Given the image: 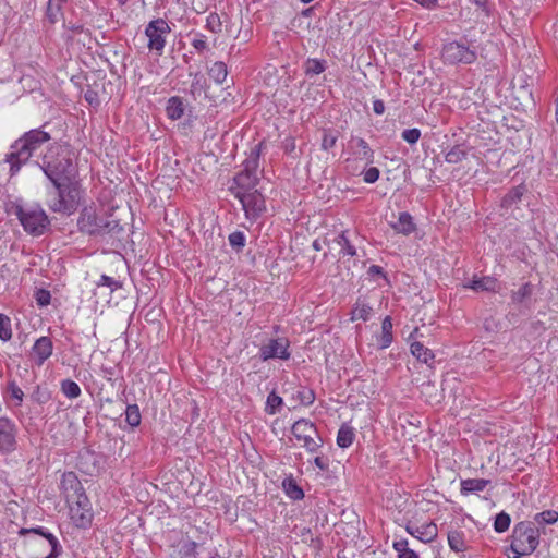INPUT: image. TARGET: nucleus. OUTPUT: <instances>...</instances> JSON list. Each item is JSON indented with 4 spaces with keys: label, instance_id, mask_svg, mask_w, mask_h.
<instances>
[{
    "label": "nucleus",
    "instance_id": "obj_1",
    "mask_svg": "<svg viewBox=\"0 0 558 558\" xmlns=\"http://www.w3.org/2000/svg\"><path fill=\"white\" fill-rule=\"evenodd\" d=\"M63 124L52 121L45 122L37 129L25 132L21 137L13 142L11 151L5 155L4 161L10 165V175H15L23 165L27 163L33 155L45 144L61 141Z\"/></svg>",
    "mask_w": 558,
    "mask_h": 558
},
{
    "label": "nucleus",
    "instance_id": "obj_2",
    "mask_svg": "<svg viewBox=\"0 0 558 558\" xmlns=\"http://www.w3.org/2000/svg\"><path fill=\"white\" fill-rule=\"evenodd\" d=\"M47 179L54 183L60 180L76 177L77 171L73 162V150L69 142L56 141L46 147V150L36 161Z\"/></svg>",
    "mask_w": 558,
    "mask_h": 558
},
{
    "label": "nucleus",
    "instance_id": "obj_3",
    "mask_svg": "<svg viewBox=\"0 0 558 558\" xmlns=\"http://www.w3.org/2000/svg\"><path fill=\"white\" fill-rule=\"evenodd\" d=\"M77 228L80 232L89 236H109L119 240L125 232L124 225L113 214L99 216L96 208L92 206L82 208L77 219Z\"/></svg>",
    "mask_w": 558,
    "mask_h": 558
},
{
    "label": "nucleus",
    "instance_id": "obj_4",
    "mask_svg": "<svg viewBox=\"0 0 558 558\" xmlns=\"http://www.w3.org/2000/svg\"><path fill=\"white\" fill-rule=\"evenodd\" d=\"M52 185L57 191V197L48 204L49 209L68 216L74 214L83 197L82 185L76 177H69V179L57 181Z\"/></svg>",
    "mask_w": 558,
    "mask_h": 558
},
{
    "label": "nucleus",
    "instance_id": "obj_5",
    "mask_svg": "<svg viewBox=\"0 0 558 558\" xmlns=\"http://www.w3.org/2000/svg\"><path fill=\"white\" fill-rule=\"evenodd\" d=\"M13 214L17 217L25 232L33 236L43 235L50 228V219L39 205L24 207L16 204L13 206Z\"/></svg>",
    "mask_w": 558,
    "mask_h": 558
},
{
    "label": "nucleus",
    "instance_id": "obj_6",
    "mask_svg": "<svg viewBox=\"0 0 558 558\" xmlns=\"http://www.w3.org/2000/svg\"><path fill=\"white\" fill-rule=\"evenodd\" d=\"M539 544V532L531 523L521 522L515 525L510 550L513 558L532 554Z\"/></svg>",
    "mask_w": 558,
    "mask_h": 558
},
{
    "label": "nucleus",
    "instance_id": "obj_7",
    "mask_svg": "<svg viewBox=\"0 0 558 558\" xmlns=\"http://www.w3.org/2000/svg\"><path fill=\"white\" fill-rule=\"evenodd\" d=\"M441 59L445 63L457 65L472 64L477 59L476 48L468 44L466 39L453 40L444 44Z\"/></svg>",
    "mask_w": 558,
    "mask_h": 558
},
{
    "label": "nucleus",
    "instance_id": "obj_8",
    "mask_svg": "<svg viewBox=\"0 0 558 558\" xmlns=\"http://www.w3.org/2000/svg\"><path fill=\"white\" fill-rule=\"evenodd\" d=\"M170 33L171 28L165 19L158 17L150 21L145 28V35L148 38V49L156 51L158 56H162L166 46V36Z\"/></svg>",
    "mask_w": 558,
    "mask_h": 558
},
{
    "label": "nucleus",
    "instance_id": "obj_9",
    "mask_svg": "<svg viewBox=\"0 0 558 558\" xmlns=\"http://www.w3.org/2000/svg\"><path fill=\"white\" fill-rule=\"evenodd\" d=\"M69 515L71 522L80 529H86L92 524L94 512L92 504L86 495L68 501Z\"/></svg>",
    "mask_w": 558,
    "mask_h": 558
},
{
    "label": "nucleus",
    "instance_id": "obj_10",
    "mask_svg": "<svg viewBox=\"0 0 558 558\" xmlns=\"http://www.w3.org/2000/svg\"><path fill=\"white\" fill-rule=\"evenodd\" d=\"M293 436L302 442V446L308 452H316L322 447V439L317 436L316 428L313 423L306 420H299L292 425Z\"/></svg>",
    "mask_w": 558,
    "mask_h": 558
},
{
    "label": "nucleus",
    "instance_id": "obj_11",
    "mask_svg": "<svg viewBox=\"0 0 558 558\" xmlns=\"http://www.w3.org/2000/svg\"><path fill=\"white\" fill-rule=\"evenodd\" d=\"M234 197L240 201L248 220L255 221L266 211L265 197L257 189Z\"/></svg>",
    "mask_w": 558,
    "mask_h": 558
},
{
    "label": "nucleus",
    "instance_id": "obj_12",
    "mask_svg": "<svg viewBox=\"0 0 558 558\" xmlns=\"http://www.w3.org/2000/svg\"><path fill=\"white\" fill-rule=\"evenodd\" d=\"M20 534H35L38 536L37 544L41 546H47L49 551L45 556H39L37 558H57L61 551V547L59 544L58 538L51 534L50 532H47L44 527L38 526L35 529H22L20 531Z\"/></svg>",
    "mask_w": 558,
    "mask_h": 558
},
{
    "label": "nucleus",
    "instance_id": "obj_13",
    "mask_svg": "<svg viewBox=\"0 0 558 558\" xmlns=\"http://www.w3.org/2000/svg\"><path fill=\"white\" fill-rule=\"evenodd\" d=\"M288 348L289 341L287 339H271L267 344L260 347L259 356L263 361L269 359L288 360L290 357Z\"/></svg>",
    "mask_w": 558,
    "mask_h": 558
},
{
    "label": "nucleus",
    "instance_id": "obj_14",
    "mask_svg": "<svg viewBox=\"0 0 558 558\" xmlns=\"http://www.w3.org/2000/svg\"><path fill=\"white\" fill-rule=\"evenodd\" d=\"M60 489L66 502L78 498L81 495H86L81 481L74 472L63 473L60 481Z\"/></svg>",
    "mask_w": 558,
    "mask_h": 558
},
{
    "label": "nucleus",
    "instance_id": "obj_15",
    "mask_svg": "<svg viewBox=\"0 0 558 558\" xmlns=\"http://www.w3.org/2000/svg\"><path fill=\"white\" fill-rule=\"evenodd\" d=\"M259 178L257 174H252L245 171H240L235 174L232 180V184L229 191L234 195L239 196L241 193L250 192L257 189Z\"/></svg>",
    "mask_w": 558,
    "mask_h": 558
},
{
    "label": "nucleus",
    "instance_id": "obj_16",
    "mask_svg": "<svg viewBox=\"0 0 558 558\" xmlns=\"http://www.w3.org/2000/svg\"><path fill=\"white\" fill-rule=\"evenodd\" d=\"M16 429L14 424L5 417L0 418V451L10 452L15 448Z\"/></svg>",
    "mask_w": 558,
    "mask_h": 558
},
{
    "label": "nucleus",
    "instance_id": "obj_17",
    "mask_svg": "<svg viewBox=\"0 0 558 558\" xmlns=\"http://www.w3.org/2000/svg\"><path fill=\"white\" fill-rule=\"evenodd\" d=\"M52 350V340L49 337L43 336L35 341L31 351V359L37 365H43L51 356Z\"/></svg>",
    "mask_w": 558,
    "mask_h": 558
},
{
    "label": "nucleus",
    "instance_id": "obj_18",
    "mask_svg": "<svg viewBox=\"0 0 558 558\" xmlns=\"http://www.w3.org/2000/svg\"><path fill=\"white\" fill-rule=\"evenodd\" d=\"M405 531L412 535L413 537L417 538L418 541L423 543H430L433 542L438 534L437 525L434 522H427L422 525H415L412 523H409L405 526Z\"/></svg>",
    "mask_w": 558,
    "mask_h": 558
},
{
    "label": "nucleus",
    "instance_id": "obj_19",
    "mask_svg": "<svg viewBox=\"0 0 558 558\" xmlns=\"http://www.w3.org/2000/svg\"><path fill=\"white\" fill-rule=\"evenodd\" d=\"M527 189L524 184L511 187L501 198L500 207L505 210L518 209Z\"/></svg>",
    "mask_w": 558,
    "mask_h": 558
},
{
    "label": "nucleus",
    "instance_id": "obj_20",
    "mask_svg": "<svg viewBox=\"0 0 558 558\" xmlns=\"http://www.w3.org/2000/svg\"><path fill=\"white\" fill-rule=\"evenodd\" d=\"M533 292L534 286L531 282H525L518 290L511 292V301L513 304L529 308Z\"/></svg>",
    "mask_w": 558,
    "mask_h": 558
},
{
    "label": "nucleus",
    "instance_id": "obj_21",
    "mask_svg": "<svg viewBox=\"0 0 558 558\" xmlns=\"http://www.w3.org/2000/svg\"><path fill=\"white\" fill-rule=\"evenodd\" d=\"M68 0H48L45 16L50 24L58 23L63 16V4Z\"/></svg>",
    "mask_w": 558,
    "mask_h": 558
},
{
    "label": "nucleus",
    "instance_id": "obj_22",
    "mask_svg": "<svg viewBox=\"0 0 558 558\" xmlns=\"http://www.w3.org/2000/svg\"><path fill=\"white\" fill-rule=\"evenodd\" d=\"M489 484L488 480L484 478H468L462 480L460 483V492L463 496H468L473 493L483 492L486 486Z\"/></svg>",
    "mask_w": 558,
    "mask_h": 558
},
{
    "label": "nucleus",
    "instance_id": "obj_23",
    "mask_svg": "<svg viewBox=\"0 0 558 558\" xmlns=\"http://www.w3.org/2000/svg\"><path fill=\"white\" fill-rule=\"evenodd\" d=\"M392 229L397 232L409 235L415 230V223L412 216L408 211L399 214L398 221L391 223Z\"/></svg>",
    "mask_w": 558,
    "mask_h": 558
},
{
    "label": "nucleus",
    "instance_id": "obj_24",
    "mask_svg": "<svg viewBox=\"0 0 558 558\" xmlns=\"http://www.w3.org/2000/svg\"><path fill=\"white\" fill-rule=\"evenodd\" d=\"M392 340V319L386 316L381 322V335L377 338L378 348L381 350L388 348Z\"/></svg>",
    "mask_w": 558,
    "mask_h": 558
},
{
    "label": "nucleus",
    "instance_id": "obj_25",
    "mask_svg": "<svg viewBox=\"0 0 558 558\" xmlns=\"http://www.w3.org/2000/svg\"><path fill=\"white\" fill-rule=\"evenodd\" d=\"M166 111L169 119H181L184 114V104L182 98L179 96L170 97L167 101Z\"/></svg>",
    "mask_w": 558,
    "mask_h": 558
},
{
    "label": "nucleus",
    "instance_id": "obj_26",
    "mask_svg": "<svg viewBox=\"0 0 558 558\" xmlns=\"http://www.w3.org/2000/svg\"><path fill=\"white\" fill-rule=\"evenodd\" d=\"M448 545L456 553H464L468 549L463 531L453 530L448 533Z\"/></svg>",
    "mask_w": 558,
    "mask_h": 558
},
{
    "label": "nucleus",
    "instance_id": "obj_27",
    "mask_svg": "<svg viewBox=\"0 0 558 558\" xmlns=\"http://www.w3.org/2000/svg\"><path fill=\"white\" fill-rule=\"evenodd\" d=\"M262 143L257 144L251 149L250 156L243 161V170L245 172L257 174V169L259 166V155H260Z\"/></svg>",
    "mask_w": 558,
    "mask_h": 558
},
{
    "label": "nucleus",
    "instance_id": "obj_28",
    "mask_svg": "<svg viewBox=\"0 0 558 558\" xmlns=\"http://www.w3.org/2000/svg\"><path fill=\"white\" fill-rule=\"evenodd\" d=\"M410 349H411L412 355L415 356L417 359V361L424 362L426 364L429 361H433L435 357L432 350L424 347V344L421 342L415 341V342L411 343Z\"/></svg>",
    "mask_w": 558,
    "mask_h": 558
},
{
    "label": "nucleus",
    "instance_id": "obj_29",
    "mask_svg": "<svg viewBox=\"0 0 558 558\" xmlns=\"http://www.w3.org/2000/svg\"><path fill=\"white\" fill-rule=\"evenodd\" d=\"M392 548L397 551L398 558H418L417 553L409 548V542L405 538H396Z\"/></svg>",
    "mask_w": 558,
    "mask_h": 558
},
{
    "label": "nucleus",
    "instance_id": "obj_30",
    "mask_svg": "<svg viewBox=\"0 0 558 558\" xmlns=\"http://www.w3.org/2000/svg\"><path fill=\"white\" fill-rule=\"evenodd\" d=\"M354 440V430L351 426L344 424L342 425L337 434V445L340 448H348L352 445Z\"/></svg>",
    "mask_w": 558,
    "mask_h": 558
},
{
    "label": "nucleus",
    "instance_id": "obj_31",
    "mask_svg": "<svg viewBox=\"0 0 558 558\" xmlns=\"http://www.w3.org/2000/svg\"><path fill=\"white\" fill-rule=\"evenodd\" d=\"M421 393L426 398L430 404H437L444 398V389L440 386H422Z\"/></svg>",
    "mask_w": 558,
    "mask_h": 558
},
{
    "label": "nucleus",
    "instance_id": "obj_32",
    "mask_svg": "<svg viewBox=\"0 0 558 558\" xmlns=\"http://www.w3.org/2000/svg\"><path fill=\"white\" fill-rule=\"evenodd\" d=\"M497 286V280L493 277H483L480 279H473L468 286L474 291H495Z\"/></svg>",
    "mask_w": 558,
    "mask_h": 558
},
{
    "label": "nucleus",
    "instance_id": "obj_33",
    "mask_svg": "<svg viewBox=\"0 0 558 558\" xmlns=\"http://www.w3.org/2000/svg\"><path fill=\"white\" fill-rule=\"evenodd\" d=\"M468 156V150L464 148V145H453L445 155V160L448 163H458L464 160Z\"/></svg>",
    "mask_w": 558,
    "mask_h": 558
},
{
    "label": "nucleus",
    "instance_id": "obj_34",
    "mask_svg": "<svg viewBox=\"0 0 558 558\" xmlns=\"http://www.w3.org/2000/svg\"><path fill=\"white\" fill-rule=\"evenodd\" d=\"M208 75L218 84H222L228 75L227 65L222 61L215 62L208 70Z\"/></svg>",
    "mask_w": 558,
    "mask_h": 558
},
{
    "label": "nucleus",
    "instance_id": "obj_35",
    "mask_svg": "<svg viewBox=\"0 0 558 558\" xmlns=\"http://www.w3.org/2000/svg\"><path fill=\"white\" fill-rule=\"evenodd\" d=\"M371 314L372 307L365 303H361L359 299L351 312V320L362 319L363 322H366L369 319Z\"/></svg>",
    "mask_w": 558,
    "mask_h": 558
},
{
    "label": "nucleus",
    "instance_id": "obj_36",
    "mask_svg": "<svg viewBox=\"0 0 558 558\" xmlns=\"http://www.w3.org/2000/svg\"><path fill=\"white\" fill-rule=\"evenodd\" d=\"M337 244L340 246V253L342 255L355 256L356 248L351 244L347 236V231H342L336 239Z\"/></svg>",
    "mask_w": 558,
    "mask_h": 558
},
{
    "label": "nucleus",
    "instance_id": "obj_37",
    "mask_svg": "<svg viewBox=\"0 0 558 558\" xmlns=\"http://www.w3.org/2000/svg\"><path fill=\"white\" fill-rule=\"evenodd\" d=\"M283 489L291 499L293 500H300L304 497V493L301 487L291 478L284 480L283 483Z\"/></svg>",
    "mask_w": 558,
    "mask_h": 558
},
{
    "label": "nucleus",
    "instance_id": "obj_38",
    "mask_svg": "<svg viewBox=\"0 0 558 558\" xmlns=\"http://www.w3.org/2000/svg\"><path fill=\"white\" fill-rule=\"evenodd\" d=\"M141 412L136 404H129L125 409V421L132 427H136L141 424Z\"/></svg>",
    "mask_w": 558,
    "mask_h": 558
},
{
    "label": "nucleus",
    "instance_id": "obj_39",
    "mask_svg": "<svg viewBox=\"0 0 558 558\" xmlns=\"http://www.w3.org/2000/svg\"><path fill=\"white\" fill-rule=\"evenodd\" d=\"M326 70V61L319 59H308L305 63L306 75H318Z\"/></svg>",
    "mask_w": 558,
    "mask_h": 558
},
{
    "label": "nucleus",
    "instance_id": "obj_40",
    "mask_svg": "<svg viewBox=\"0 0 558 558\" xmlns=\"http://www.w3.org/2000/svg\"><path fill=\"white\" fill-rule=\"evenodd\" d=\"M356 146L360 149L359 155L362 159L366 160V163L374 162V150L369 147L368 143L364 138H356Z\"/></svg>",
    "mask_w": 558,
    "mask_h": 558
},
{
    "label": "nucleus",
    "instance_id": "obj_41",
    "mask_svg": "<svg viewBox=\"0 0 558 558\" xmlns=\"http://www.w3.org/2000/svg\"><path fill=\"white\" fill-rule=\"evenodd\" d=\"M282 403V398L277 396L275 392H271L267 397L265 411L268 414L274 415L280 410Z\"/></svg>",
    "mask_w": 558,
    "mask_h": 558
},
{
    "label": "nucleus",
    "instance_id": "obj_42",
    "mask_svg": "<svg viewBox=\"0 0 558 558\" xmlns=\"http://www.w3.org/2000/svg\"><path fill=\"white\" fill-rule=\"evenodd\" d=\"M206 86V78L201 73H195L191 84L192 95L194 97L201 96V94L205 92Z\"/></svg>",
    "mask_w": 558,
    "mask_h": 558
},
{
    "label": "nucleus",
    "instance_id": "obj_43",
    "mask_svg": "<svg viewBox=\"0 0 558 558\" xmlns=\"http://www.w3.org/2000/svg\"><path fill=\"white\" fill-rule=\"evenodd\" d=\"M510 522V515L506 512H500L495 518L494 529L497 533H504L509 529Z\"/></svg>",
    "mask_w": 558,
    "mask_h": 558
},
{
    "label": "nucleus",
    "instance_id": "obj_44",
    "mask_svg": "<svg viewBox=\"0 0 558 558\" xmlns=\"http://www.w3.org/2000/svg\"><path fill=\"white\" fill-rule=\"evenodd\" d=\"M12 337L11 320L10 318L0 313V339L8 341Z\"/></svg>",
    "mask_w": 558,
    "mask_h": 558
},
{
    "label": "nucleus",
    "instance_id": "obj_45",
    "mask_svg": "<svg viewBox=\"0 0 558 558\" xmlns=\"http://www.w3.org/2000/svg\"><path fill=\"white\" fill-rule=\"evenodd\" d=\"M535 522L543 525V524H553L557 522L558 520V512L554 510H547L539 512L534 518Z\"/></svg>",
    "mask_w": 558,
    "mask_h": 558
},
{
    "label": "nucleus",
    "instance_id": "obj_46",
    "mask_svg": "<svg viewBox=\"0 0 558 558\" xmlns=\"http://www.w3.org/2000/svg\"><path fill=\"white\" fill-rule=\"evenodd\" d=\"M229 244L230 246L236 251L241 252L245 245V235L242 231H234L229 235Z\"/></svg>",
    "mask_w": 558,
    "mask_h": 558
},
{
    "label": "nucleus",
    "instance_id": "obj_47",
    "mask_svg": "<svg viewBox=\"0 0 558 558\" xmlns=\"http://www.w3.org/2000/svg\"><path fill=\"white\" fill-rule=\"evenodd\" d=\"M220 16L216 12H211L206 19V28L211 33H220L222 29Z\"/></svg>",
    "mask_w": 558,
    "mask_h": 558
},
{
    "label": "nucleus",
    "instance_id": "obj_48",
    "mask_svg": "<svg viewBox=\"0 0 558 558\" xmlns=\"http://www.w3.org/2000/svg\"><path fill=\"white\" fill-rule=\"evenodd\" d=\"M338 140L337 132L331 130H325L322 138V148L324 150H329L335 147Z\"/></svg>",
    "mask_w": 558,
    "mask_h": 558
},
{
    "label": "nucleus",
    "instance_id": "obj_49",
    "mask_svg": "<svg viewBox=\"0 0 558 558\" xmlns=\"http://www.w3.org/2000/svg\"><path fill=\"white\" fill-rule=\"evenodd\" d=\"M34 298L38 306L44 307L50 304L51 293L46 289H37L34 293Z\"/></svg>",
    "mask_w": 558,
    "mask_h": 558
},
{
    "label": "nucleus",
    "instance_id": "obj_50",
    "mask_svg": "<svg viewBox=\"0 0 558 558\" xmlns=\"http://www.w3.org/2000/svg\"><path fill=\"white\" fill-rule=\"evenodd\" d=\"M98 287H108L110 291H116L122 287V283L118 280H116L112 277H109L107 275H101L99 281L97 282Z\"/></svg>",
    "mask_w": 558,
    "mask_h": 558
},
{
    "label": "nucleus",
    "instance_id": "obj_51",
    "mask_svg": "<svg viewBox=\"0 0 558 558\" xmlns=\"http://www.w3.org/2000/svg\"><path fill=\"white\" fill-rule=\"evenodd\" d=\"M402 138L410 145L416 144L421 137V131L416 128L407 129L401 134Z\"/></svg>",
    "mask_w": 558,
    "mask_h": 558
},
{
    "label": "nucleus",
    "instance_id": "obj_52",
    "mask_svg": "<svg viewBox=\"0 0 558 558\" xmlns=\"http://www.w3.org/2000/svg\"><path fill=\"white\" fill-rule=\"evenodd\" d=\"M379 175H380L379 169L376 167H371L364 171L363 180H364V182L372 184V183H375L379 179Z\"/></svg>",
    "mask_w": 558,
    "mask_h": 558
},
{
    "label": "nucleus",
    "instance_id": "obj_53",
    "mask_svg": "<svg viewBox=\"0 0 558 558\" xmlns=\"http://www.w3.org/2000/svg\"><path fill=\"white\" fill-rule=\"evenodd\" d=\"M84 99L90 105V106H94V107H97L99 106L100 101H99V97H98V93L96 90H93L90 88H88L85 94H84Z\"/></svg>",
    "mask_w": 558,
    "mask_h": 558
},
{
    "label": "nucleus",
    "instance_id": "obj_54",
    "mask_svg": "<svg viewBox=\"0 0 558 558\" xmlns=\"http://www.w3.org/2000/svg\"><path fill=\"white\" fill-rule=\"evenodd\" d=\"M62 392L70 399H74L81 395L80 386H61Z\"/></svg>",
    "mask_w": 558,
    "mask_h": 558
},
{
    "label": "nucleus",
    "instance_id": "obj_55",
    "mask_svg": "<svg viewBox=\"0 0 558 558\" xmlns=\"http://www.w3.org/2000/svg\"><path fill=\"white\" fill-rule=\"evenodd\" d=\"M192 46L198 51L202 52L207 49V43L205 40V36L203 34H198V38H194L192 40Z\"/></svg>",
    "mask_w": 558,
    "mask_h": 558
},
{
    "label": "nucleus",
    "instance_id": "obj_56",
    "mask_svg": "<svg viewBox=\"0 0 558 558\" xmlns=\"http://www.w3.org/2000/svg\"><path fill=\"white\" fill-rule=\"evenodd\" d=\"M11 398L15 399L17 403H21L23 400L24 392L19 386H10L8 389Z\"/></svg>",
    "mask_w": 558,
    "mask_h": 558
},
{
    "label": "nucleus",
    "instance_id": "obj_57",
    "mask_svg": "<svg viewBox=\"0 0 558 558\" xmlns=\"http://www.w3.org/2000/svg\"><path fill=\"white\" fill-rule=\"evenodd\" d=\"M367 274L369 276H380L381 278H384L388 282L387 274L384 271V268L378 266V265H372L368 268Z\"/></svg>",
    "mask_w": 558,
    "mask_h": 558
},
{
    "label": "nucleus",
    "instance_id": "obj_58",
    "mask_svg": "<svg viewBox=\"0 0 558 558\" xmlns=\"http://www.w3.org/2000/svg\"><path fill=\"white\" fill-rule=\"evenodd\" d=\"M373 110L376 114H383L385 111V104L380 99H376L373 101Z\"/></svg>",
    "mask_w": 558,
    "mask_h": 558
},
{
    "label": "nucleus",
    "instance_id": "obj_59",
    "mask_svg": "<svg viewBox=\"0 0 558 558\" xmlns=\"http://www.w3.org/2000/svg\"><path fill=\"white\" fill-rule=\"evenodd\" d=\"M303 399H302V402L305 403V404H311L314 399H315V396H314V392L310 389H305L303 392Z\"/></svg>",
    "mask_w": 558,
    "mask_h": 558
},
{
    "label": "nucleus",
    "instance_id": "obj_60",
    "mask_svg": "<svg viewBox=\"0 0 558 558\" xmlns=\"http://www.w3.org/2000/svg\"><path fill=\"white\" fill-rule=\"evenodd\" d=\"M478 9H481L485 15L489 14V10L487 8V0H471Z\"/></svg>",
    "mask_w": 558,
    "mask_h": 558
},
{
    "label": "nucleus",
    "instance_id": "obj_61",
    "mask_svg": "<svg viewBox=\"0 0 558 558\" xmlns=\"http://www.w3.org/2000/svg\"><path fill=\"white\" fill-rule=\"evenodd\" d=\"M314 464L322 471L326 470L328 464L323 457H315Z\"/></svg>",
    "mask_w": 558,
    "mask_h": 558
},
{
    "label": "nucleus",
    "instance_id": "obj_62",
    "mask_svg": "<svg viewBox=\"0 0 558 558\" xmlns=\"http://www.w3.org/2000/svg\"><path fill=\"white\" fill-rule=\"evenodd\" d=\"M70 29L75 34H81L84 32V26L82 24L80 25H72Z\"/></svg>",
    "mask_w": 558,
    "mask_h": 558
},
{
    "label": "nucleus",
    "instance_id": "obj_63",
    "mask_svg": "<svg viewBox=\"0 0 558 558\" xmlns=\"http://www.w3.org/2000/svg\"><path fill=\"white\" fill-rule=\"evenodd\" d=\"M313 247H314V250H316V251H320V250H322L320 244H319V242H318L317 240H315V241L313 242Z\"/></svg>",
    "mask_w": 558,
    "mask_h": 558
},
{
    "label": "nucleus",
    "instance_id": "obj_64",
    "mask_svg": "<svg viewBox=\"0 0 558 558\" xmlns=\"http://www.w3.org/2000/svg\"><path fill=\"white\" fill-rule=\"evenodd\" d=\"M60 384L68 385V384H75V381H73V380H72V379H70V378H65V379H62V380L60 381Z\"/></svg>",
    "mask_w": 558,
    "mask_h": 558
}]
</instances>
